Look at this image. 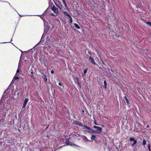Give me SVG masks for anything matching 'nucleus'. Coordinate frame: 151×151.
<instances>
[{
  "label": "nucleus",
  "instance_id": "5",
  "mask_svg": "<svg viewBox=\"0 0 151 151\" xmlns=\"http://www.w3.org/2000/svg\"><path fill=\"white\" fill-rule=\"evenodd\" d=\"M52 10L55 13L57 14L59 12L58 10L54 5L52 6Z\"/></svg>",
  "mask_w": 151,
  "mask_h": 151
},
{
  "label": "nucleus",
  "instance_id": "32",
  "mask_svg": "<svg viewBox=\"0 0 151 151\" xmlns=\"http://www.w3.org/2000/svg\"><path fill=\"white\" fill-rule=\"evenodd\" d=\"M149 127V126H148V125H147V128H148V127Z\"/></svg>",
  "mask_w": 151,
  "mask_h": 151
},
{
  "label": "nucleus",
  "instance_id": "2",
  "mask_svg": "<svg viewBox=\"0 0 151 151\" xmlns=\"http://www.w3.org/2000/svg\"><path fill=\"white\" fill-rule=\"evenodd\" d=\"M85 128L86 129H87V131L88 132L90 133H94V130H93V129H91V128L87 127V126L86 125H85L84 128Z\"/></svg>",
  "mask_w": 151,
  "mask_h": 151
},
{
  "label": "nucleus",
  "instance_id": "21",
  "mask_svg": "<svg viewBox=\"0 0 151 151\" xmlns=\"http://www.w3.org/2000/svg\"><path fill=\"white\" fill-rule=\"evenodd\" d=\"M87 69L84 70L83 72H84V75L86 73H87Z\"/></svg>",
  "mask_w": 151,
  "mask_h": 151
},
{
  "label": "nucleus",
  "instance_id": "1",
  "mask_svg": "<svg viewBox=\"0 0 151 151\" xmlns=\"http://www.w3.org/2000/svg\"><path fill=\"white\" fill-rule=\"evenodd\" d=\"M94 128L96 129V130H94V133L100 134L102 130V128L101 127L94 126L93 127Z\"/></svg>",
  "mask_w": 151,
  "mask_h": 151
},
{
  "label": "nucleus",
  "instance_id": "8",
  "mask_svg": "<svg viewBox=\"0 0 151 151\" xmlns=\"http://www.w3.org/2000/svg\"><path fill=\"white\" fill-rule=\"evenodd\" d=\"M96 138V135H92L91 139L92 140H94Z\"/></svg>",
  "mask_w": 151,
  "mask_h": 151
},
{
  "label": "nucleus",
  "instance_id": "18",
  "mask_svg": "<svg viewBox=\"0 0 151 151\" xmlns=\"http://www.w3.org/2000/svg\"><path fill=\"white\" fill-rule=\"evenodd\" d=\"M69 17L70 18V22L72 23L73 22L72 18L70 16V17Z\"/></svg>",
  "mask_w": 151,
  "mask_h": 151
},
{
  "label": "nucleus",
  "instance_id": "4",
  "mask_svg": "<svg viewBox=\"0 0 151 151\" xmlns=\"http://www.w3.org/2000/svg\"><path fill=\"white\" fill-rule=\"evenodd\" d=\"M75 123L76 124L80 126L82 129L84 128V127L85 125H83L80 122L78 121H75Z\"/></svg>",
  "mask_w": 151,
  "mask_h": 151
},
{
  "label": "nucleus",
  "instance_id": "19",
  "mask_svg": "<svg viewBox=\"0 0 151 151\" xmlns=\"http://www.w3.org/2000/svg\"><path fill=\"white\" fill-rule=\"evenodd\" d=\"M129 140L131 142L134 141V140H134V138H130Z\"/></svg>",
  "mask_w": 151,
  "mask_h": 151
},
{
  "label": "nucleus",
  "instance_id": "26",
  "mask_svg": "<svg viewBox=\"0 0 151 151\" xmlns=\"http://www.w3.org/2000/svg\"><path fill=\"white\" fill-rule=\"evenodd\" d=\"M62 84L61 83L59 82V85L60 86H62Z\"/></svg>",
  "mask_w": 151,
  "mask_h": 151
},
{
  "label": "nucleus",
  "instance_id": "29",
  "mask_svg": "<svg viewBox=\"0 0 151 151\" xmlns=\"http://www.w3.org/2000/svg\"><path fill=\"white\" fill-rule=\"evenodd\" d=\"M94 124H95L96 125H98V124L97 123H96V122H94Z\"/></svg>",
  "mask_w": 151,
  "mask_h": 151
},
{
  "label": "nucleus",
  "instance_id": "17",
  "mask_svg": "<svg viewBox=\"0 0 151 151\" xmlns=\"http://www.w3.org/2000/svg\"><path fill=\"white\" fill-rule=\"evenodd\" d=\"M83 139H85L86 141H88L89 140L87 139V138L86 137L84 136V137Z\"/></svg>",
  "mask_w": 151,
  "mask_h": 151
},
{
  "label": "nucleus",
  "instance_id": "9",
  "mask_svg": "<svg viewBox=\"0 0 151 151\" xmlns=\"http://www.w3.org/2000/svg\"><path fill=\"white\" fill-rule=\"evenodd\" d=\"M137 140H135L133 141V142L132 144V147H134L135 146L136 144L137 143Z\"/></svg>",
  "mask_w": 151,
  "mask_h": 151
},
{
  "label": "nucleus",
  "instance_id": "22",
  "mask_svg": "<svg viewBox=\"0 0 151 151\" xmlns=\"http://www.w3.org/2000/svg\"><path fill=\"white\" fill-rule=\"evenodd\" d=\"M14 79L15 80H16V81H17L19 79V77H16L15 78H14Z\"/></svg>",
  "mask_w": 151,
  "mask_h": 151
},
{
  "label": "nucleus",
  "instance_id": "23",
  "mask_svg": "<svg viewBox=\"0 0 151 151\" xmlns=\"http://www.w3.org/2000/svg\"><path fill=\"white\" fill-rule=\"evenodd\" d=\"M63 3L64 4V6H67V5L66 4V3H65V1H64V2H63Z\"/></svg>",
  "mask_w": 151,
  "mask_h": 151
},
{
  "label": "nucleus",
  "instance_id": "28",
  "mask_svg": "<svg viewBox=\"0 0 151 151\" xmlns=\"http://www.w3.org/2000/svg\"><path fill=\"white\" fill-rule=\"evenodd\" d=\"M51 15H52V16H54L55 15L53 13L51 14Z\"/></svg>",
  "mask_w": 151,
  "mask_h": 151
},
{
  "label": "nucleus",
  "instance_id": "15",
  "mask_svg": "<svg viewBox=\"0 0 151 151\" xmlns=\"http://www.w3.org/2000/svg\"><path fill=\"white\" fill-rule=\"evenodd\" d=\"M146 144V141L145 139H143V145H145Z\"/></svg>",
  "mask_w": 151,
  "mask_h": 151
},
{
  "label": "nucleus",
  "instance_id": "30",
  "mask_svg": "<svg viewBox=\"0 0 151 151\" xmlns=\"http://www.w3.org/2000/svg\"><path fill=\"white\" fill-rule=\"evenodd\" d=\"M102 62L103 64H105L104 62H103V61L102 60Z\"/></svg>",
  "mask_w": 151,
  "mask_h": 151
},
{
  "label": "nucleus",
  "instance_id": "25",
  "mask_svg": "<svg viewBox=\"0 0 151 151\" xmlns=\"http://www.w3.org/2000/svg\"><path fill=\"white\" fill-rule=\"evenodd\" d=\"M77 83L78 85H80V84L79 83V82H78V77H77Z\"/></svg>",
  "mask_w": 151,
  "mask_h": 151
},
{
  "label": "nucleus",
  "instance_id": "31",
  "mask_svg": "<svg viewBox=\"0 0 151 151\" xmlns=\"http://www.w3.org/2000/svg\"><path fill=\"white\" fill-rule=\"evenodd\" d=\"M62 1L63 2H64V1H65V0H62Z\"/></svg>",
  "mask_w": 151,
  "mask_h": 151
},
{
  "label": "nucleus",
  "instance_id": "24",
  "mask_svg": "<svg viewBox=\"0 0 151 151\" xmlns=\"http://www.w3.org/2000/svg\"><path fill=\"white\" fill-rule=\"evenodd\" d=\"M19 71H20L19 70V69H17V71L16 73H19Z\"/></svg>",
  "mask_w": 151,
  "mask_h": 151
},
{
  "label": "nucleus",
  "instance_id": "3",
  "mask_svg": "<svg viewBox=\"0 0 151 151\" xmlns=\"http://www.w3.org/2000/svg\"><path fill=\"white\" fill-rule=\"evenodd\" d=\"M88 60L93 65H96V64L94 59L91 56H89L88 57Z\"/></svg>",
  "mask_w": 151,
  "mask_h": 151
},
{
  "label": "nucleus",
  "instance_id": "33",
  "mask_svg": "<svg viewBox=\"0 0 151 151\" xmlns=\"http://www.w3.org/2000/svg\"><path fill=\"white\" fill-rule=\"evenodd\" d=\"M17 95H19V93H17Z\"/></svg>",
  "mask_w": 151,
  "mask_h": 151
},
{
  "label": "nucleus",
  "instance_id": "16",
  "mask_svg": "<svg viewBox=\"0 0 151 151\" xmlns=\"http://www.w3.org/2000/svg\"><path fill=\"white\" fill-rule=\"evenodd\" d=\"M56 6L60 9V10H61L62 7L61 6L58 5L57 4H56Z\"/></svg>",
  "mask_w": 151,
  "mask_h": 151
},
{
  "label": "nucleus",
  "instance_id": "7",
  "mask_svg": "<svg viewBox=\"0 0 151 151\" xmlns=\"http://www.w3.org/2000/svg\"><path fill=\"white\" fill-rule=\"evenodd\" d=\"M42 74H43V76L42 77L44 79L45 82L46 83L47 81V78L46 76L43 73Z\"/></svg>",
  "mask_w": 151,
  "mask_h": 151
},
{
  "label": "nucleus",
  "instance_id": "27",
  "mask_svg": "<svg viewBox=\"0 0 151 151\" xmlns=\"http://www.w3.org/2000/svg\"><path fill=\"white\" fill-rule=\"evenodd\" d=\"M51 73L52 74H53L54 73V71L53 70H52L51 71Z\"/></svg>",
  "mask_w": 151,
  "mask_h": 151
},
{
  "label": "nucleus",
  "instance_id": "10",
  "mask_svg": "<svg viewBox=\"0 0 151 151\" xmlns=\"http://www.w3.org/2000/svg\"><path fill=\"white\" fill-rule=\"evenodd\" d=\"M63 13L66 16H67L68 17H70V16L69 14H68V13L67 12H63Z\"/></svg>",
  "mask_w": 151,
  "mask_h": 151
},
{
  "label": "nucleus",
  "instance_id": "14",
  "mask_svg": "<svg viewBox=\"0 0 151 151\" xmlns=\"http://www.w3.org/2000/svg\"><path fill=\"white\" fill-rule=\"evenodd\" d=\"M147 24L151 27V22H145Z\"/></svg>",
  "mask_w": 151,
  "mask_h": 151
},
{
  "label": "nucleus",
  "instance_id": "11",
  "mask_svg": "<svg viewBox=\"0 0 151 151\" xmlns=\"http://www.w3.org/2000/svg\"><path fill=\"white\" fill-rule=\"evenodd\" d=\"M124 99L126 101L127 103V105H129V101H128L127 99L126 98V97L125 96L124 97Z\"/></svg>",
  "mask_w": 151,
  "mask_h": 151
},
{
  "label": "nucleus",
  "instance_id": "12",
  "mask_svg": "<svg viewBox=\"0 0 151 151\" xmlns=\"http://www.w3.org/2000/svg\"><path fill=\"white\" fill-rule=\"evenodd\" d=\"M104 88H106L107 87V83L106 81H104Z\"/></svg>",
  "mask_w": 151,
  "mask_h": 151
},
{
  "label": "nucleus",
  "instance_id": "6",
  "mask_svg": "<svg viewBox=\"0 0 151 151\" xmlns=\"http://www.w3.org/2000/svg\"><path fill=\"white\" fill-rule=\"evenodd\" d=\"M28 99H26L24 102L22 108H24L26 107V105L28 102Z\"/></svg>",
  "mask_w": 151,
  "mask_h": 151
},
{
  "label": "nucleus",
  "instance_id": "20",
  "mask_svg": "<svg viewBox=\"0 0 151 151\" xmlns=\"http://www.w3.org/2000/svg\"><path fill=\"white\" fill-rule=\"evenodd\" d=\"M148 148L149 150V151H150V145L149 144H148Z\"/></svg>",
  "mask_w": 151,
  "mask_h": 151
},
{
  "label": "nucleus",
  "instance_id": "13",
  "mask_svg": "<svg viewBox=\"0 0 151 151\" xmlns=\"http://www.w3.org/2000/svg\"><path fill=\"white\" fill-rule=\"evenodd\" d=\"M74 26L75 27L78 29H80V28L79 26L77 24L75 23L74 24Z\"/></svg>",
  "mask_w": 151,
  "mask_h": 151
}]
</instances>
